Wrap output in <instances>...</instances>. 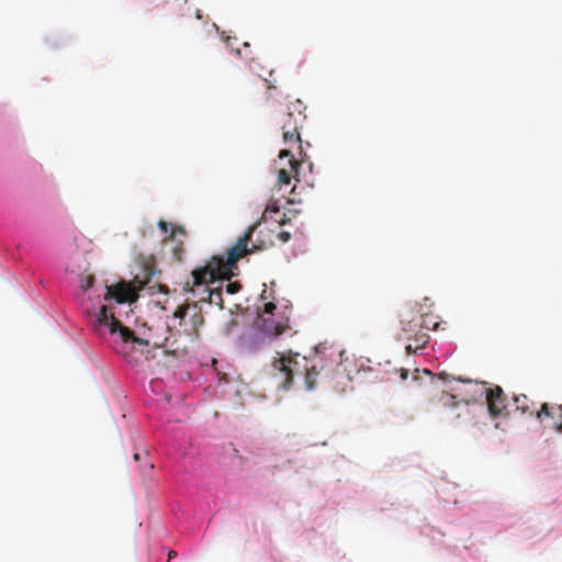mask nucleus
Segmentation results:
<instances>
[{"label": "nucleus", "mask_w": 562, "mask_h": 562, "mask_svg": "<svg viewBox=\"0 0 562 562\" xmlns=\"http://www.w3.org/2000/svg\"><path fill=\"white\" fill-rule=\"evenodd\" d=\"M258 225L259 222L250 225L236 244L227 250L226 256H213L204 266L194 269L191 272V278L184 282L183 290L195 295L196 291L202 288L203 293H207V301L223 308L222 288L210 289L207 285L217 279L231 280L238 273L237 261L260 249L256 245L252 248L248 247Z\"/></svg>", "instance_id": "obj_1"}, {"label": "nucleus", "mask_w": 562, "mask_h": 562, "mask_svg": "<svg viewBox=\"0 0 562 562\" xmlns=\"http://www.w3.org/2000/svg\"><path fill=\"white\" fill-rule=\"evenodd\" d=\"M156 272L154 261L149 260L143 266V277L136 276L131 282L121 281L114 285H105L104 301L106 303L104 305H110L111 312L114 313L111 301H115L117 304L136 302L138 292L147 285Z\"/></svg>", "instance_id": "obj_2"}, {"label": "nucleus", "mask_w": 562, "mask_h": 562, "mask_svg": "<svg viewBox=\"0 0 562 562\" xmlns=\"http://www.w3.org/2000/svg\"><path fill=\"white\" fill-rule=\"evenodd\" d=\"M286 109L288 111L284 114L281 126L283 142L289 146L288 148L297 150L299 155L302 157L304 148L300 130L303 127L306 120V108L301 100L296 99L289 102Z\"/></svg>", "instance_id": "obj_3"}, {"label": "nucleus", "mask_w": 562, "mask_h": 562, "mask_svg": "<svg viewBox=\"0 0 562 562\" xmlns=\"http://www.w3.org/2000/svg\"><path fill=\"white\" fill-rule=\"evenodd\" d=\"M102 328H106L111 334L117 333L124 344L132 342L139 346H148L147 340L136 337L128 327L123 326L114 313L111 312L110 305H101L95 314L94 329L101 330Z\"/></svg>", "instance_id": "obj_4"}, {"label": "nucleus", "mask_w": 562, "mask_h": 562, "mask_svg": "<svg viewBox=\"0 0 562 562\" xmlns=\"http://www.w3.org/2000/svg\"><path fill=\"white\" fill-rule=\"evenodd\" d=\"M297 353L281 355L271 362V376L278 387L283 390L291 389L294 375L299 374L300 361Z\"/></svg>", "instance_id": "obj_5"}, {"label": "nucleus", "mask_w": 562, "mask_h": 562, "mask_svg": "<svg viewBox=\"0 0 562 562\" xmlns=\"http://www.w3.org/2000/svg\"><path fill=\"white\" fill-rule=\"evenodd\" d=\"M306 153L304 150L302 157L299 155L297 150L293 148H284L280 150L279 161H282L283 159L288 158V168L281 167L278 170V184L280 187L289 186L292 179L300 181L299 168L302 161H304Z\"/></svg>", "instance_id": "obj_6"}, {"label": "nucleus", "mask_w": 562, "mask_h": 562, "mask_svg": "<svg viewBox=\"0 0 562 562\" xmlns=\"http://www.w3.org/2000/svg\"><path fill=\"white\" fill-rule=\"evenodd\" d=\"M486 403L492 417L499 416L506 408V395L501 386L486 389Z\"/></svg>", "instance_id": "obj_7"}, {"label": "nucleus", "mask_w": 562, "mask_h": 562, "mask_svg": "<svg viewBox=\"0 0 562 562\" xmlns=\"http://www.w3.org/2000/svg\"><path fill=\"white\" fill-rule=\"evenodd\" d=\"M438 411H457L454 417L460 418L462 416L469 415L468 404L461 405L454 395L442 393L437 405Z\"/></svg>", "instance_id": "obj_8"}, {"label": "nucleus", "mask_w": 562, "mask_h": 562, "mask_svg": "<svg viewBox=\"0 0 562 562\" xmlns=\"http://www.w3.org/2000/svg\"><path fill=\"white\" fill-rule=\"evenodd\" d=\"M299 373L304 374L306 389L310 391L313 390L315 387L317 376L319 375L316 364L313 363L312 366H308L307 360L304 359V364L300 363Z\"/></svg>", "instance_id": "obj_9"}, {"label": "nucleus", "mask_w": 562, "mask_h": 562, "mask_svg": "<svg viewBox=\"0 0 562 562\" xmlns=\"http://www.w3.org/2000/svg\"><path fill=\"white\" fill-rule=\"evenodd\" d=\"M514 404L516 411L520 412L522 415L532 416L535 414V404L525 394L514 396Z\"/></svg>", "instance_id": "obj_10"}, {"label": "nucleus", "mask_w": 562, "mask_h": 562, "mask_svg": "<svg viewBox=\"0 0 562 562\" xmlns=\"http://www.w3.org/2000/svg\"><path fill=\"white\" fill-rule=\"evenodd\" d=\"M560 409H562V405H550L548 403H543L540 409L536 412V417L539 422H543L544 418H553L555 416L560 417Z\"/></svg>", "instance_id": "obj_11"}, {"label": "nucleus", "mask_w": 562, "mask_h": 562, "mask_svg": "<svg viewBox=\"0 0 562 562\" xmlns=\"http://www.w3.org/2000/svg\"><path fill=\"white\" fill-rule=\"evenodd\" d=\"M288 328L289 326L286 324H276L272 319L262 321V330L273 337L282 335Z\"/></svg>", "instance_id": "obj_12"}, {"label": "nucleus", "mask_w": 562, "mask_h": 562, "mask_svg": "<svg viewBox=\"0 0 562 562\" xmlns=\"http://www.w3.org/2000/svg\"><path fill=\"white\" fill-rule=\"evenodd\" d=\"M412 339L414 340V344H408L406 346V350L408 353L415 352L416 350L426 346L429 341V336L427 333H417L415 335V338Z\"/></svg>", "instance_id": "obj_13"}, {"label": "nucleus", "mask_w": 562, "mask_h": 562, "mask_svg": "<svg viewBox=\"0 0 562 562\" xmlns=\"http://www.w3.org/2000/svg\"><path fill=\"white\" fill-rule=\"evenodd\" d=\"M402 331L404 334V337L409 339V340L412 338H415V335L417 333H424L419 328V319H413V321H409L407 323H403Z\"/></svg>", "instance_id": "obj_14"}, {"label": "nucleus", "mask_w": 562, "mask_h": 562, "mask_svg": "<svg viewBox=\"0 0 562 562\" xmlns=\"http://www.w3.org/2000/svg\"><path fill=\"white\" fill-rule=\"evenodd\" d=\"M204 323L203 315L200 312H194L193 315L190 317V324H191V331H188L189 335H192L194 337L199 336V327L202 326Z\"/></svg>", "instance_id": "obj_15"}, {"label": "nucleus", "mask_w": 562, "mask_h": 562, "mask_svg": "<svg viewBox=\"0 0 562 562\" xmlns=\"http://www.w3.org/2000/svg\"><path fill=\"white\" fill-rule=\"evenodd\" d=\"M439 327V323L435 321L431 316L419 317V328L423 330L424 328L429 330H436Z\"/></svg>", "instance_id": "obj_16"}, {"label": "nucleus", "mask_w": 562, "mask_h": 562, "mask_svg": "<svg viewBox=\"0 0 562 562\" xmlns=\"http://www.w3.org/2000/svg\"><path fill=\"white\" fill-rule=\"evenodd\" d=\"M94 283V276L93 274H81L79 277V288L86 292L90 288H92Z\"/></svg>", "instance_id": "obj_17"}, {"label": "nucleus", "mask_w": 562, "mask_h": 562, "mask_svg": "<svg viewBox=\"0 0 562 562\" xmlns=\"http://www.w3.org/2000/svg\"><path fill=\"white\" fill-rule=\"evenodd\" d=\"M173 258L178 261H181L184 255L183 241L180 240L179 244L172 249Z\"/></svg>", "instance_id": "obj_18"}, {"label": "nucleus", "mask_w": 562, "mask_h": 562, "mask_svg": "<svg viewBox=\"0 0 562 562\" xmlns=\"http://www.w3.org/2000/svg\"><path fill=\"white\" fill-rule=\"evenodd\" d=\"M189 305H181L173 312V317L183 321L187 316Z\"/></svg>", "instance_id": "obj_19"}, {"label": "nucleus", "mask_w": 562, "mask_h": 562, "mask_svg": "<svg viewBox=\"0 0 562 562\" xmlns=\"http://www.w3.org/2000/svg\"><path fill=\"white\" fill-rule=\"evenodd\" d=\"M178 234L183 236V237L187 236V232H186L183 226H175L171 229V233H170L168 239H175ZM165 241H167V238L165 239Z\"/></svg>", "instance_id": "obj_20"}, {"label": "nucleus", "mask_w": 562, "mask_h": 562, "mask_svg": "<svg viewBox=\"0 0 562 562\" xmlns=\"http://www.w3.org/2000/svg\"><path fill=\"white\" fill-rule=\"evenodd\" d=\"M241 284L238 281L229 282L226 285V292L229 294H236L240 291Z\"/></svg>", "instance_id": "obj_21"}, {"label": "nucleus", "mask_w": 562, "mask_h": 562, "mask_svg": "<svg viewBox=\"0 0 562 562\" xmlns=\"http://www.w3.org/2000/svg\"><path fill=\"white\" fill-rule=\"evenodd\" d=\"M269 212H279V206L276 203L267 205L262 218H265Z\"/></svg>", "instance_id": "obj_22"}, {"label": "nucleus", "mask_w": 562, "mask_h": 562, "mask_svg": "<svg viewBox=\"0 0 562 562\" xmlns=\"http://www.w3.org/2000/svg\"><path fill=\"white\" fill-rule=\"evenodd\" d=\"M276 308H277L276 304L272 302H269V303L265 304L263 312L267 314H273Z\"/></svg>", "instance_id": "obj_23"}, {"label": "nucleus", "mask_w": 562, "mask_h": 562, "mask_svg": "<svg viewBox=\"0 0 562 562\" xmlns=\"http://www.w3.org/2000/svg\"><path fill=\"white\" fill-rule=\"evenodd\" d=\"M278 238L282 243H286L291 239V234L289 232L283 231L281 233H279Z\"/></svg>", "instance_id": "obj_24"}, {"label": "nucleus", "mask_w": 562, "mask_h": 562, "mask_svg": "<svg viewBox=\"0 0 562 562\" xmlns=\"http://www.w3.org/2000/svg\"><path fill=\"white\" fill-rule=\"evenodd\" d=\"M169 223H167L166 221L164 220H160L158 222V227L164 232V233H167L169 231Z\"/></svg>", "instance_id": "obj_25"}, {"label": "nucleus", "mask_w": 562, "mask_h": 562, "mask_svg": "<svg viewBox=\"0 0 562 562\" xmlns=\"http://www.w3.org/2000/svg\"><path fill=\"white\" fill-rule=\"evenodd\" d=\"M407 376H408V370L401 369V378H402V380H406Z\"/></svg>", "instance_id": "obj_26"}, {"label": "nucleus", "mask_w": 562, "mask_h": 562, "mask_svg": "<svg viewBox=\"0 0 562 562\" xmlns=\"http://www.w3.org/2000/svg\"><path fill=\"white\" fill-rule=\"evenodd\" d=\"M176 555H177V552H176V551H173V550L169 551V553H168L169 559H172V558H175Z\"/></svg>", "instance_id": "obj_27"}, {"label": "nucleus", "mask_w": 562, "mask_h": 562, "mask_svg": "<svg viewBox=\"0 0 562 562\" xmlns=\"http://www.w3.org/2000/svg\"><path fill=\"white\" fill-rule=\"evenodd\" d=\"M140 457H142V456H140V453H135V454H134V459H135L136 461H138V460L140 459Z\"/></svg>", "instance_id": "obj_28"}, {"label": "nucleus", "mask_w": 562, "mask_h": 562, "mask_svg": "<svg viewBox=\"0 0 562 562\" xmlns=\"http://www.w3.org/2000/svg\"><path fill=\"white\" fill-rule=\"evenodd\" d=\"M148 469L149 470H153L154 469V465L151 463L148 464Z\"/></svg>", "instance_id": "obj_29"}]
</instances>
